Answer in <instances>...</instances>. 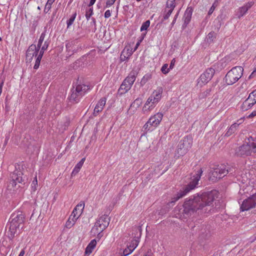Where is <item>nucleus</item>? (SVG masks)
<instances>
[{
  "instance_id": "28",
  "label": "nucleus",
  "mask_w": 256,
  "mask_h": 256,
  "mask_svg": "<svg viewBox=\"0 0 256 256\" xmlns=\"http://www.w3.org/2000/svg\"><path fill=\"white\" fill-rule=\"evenodd\" d=\"M50 42L49 40V38H47L46 40H44V44H42V46H41V50L39 52L38 54H41L43 56L44 52L47 50L49 44H50Z\"/></svg>"
},
{
  "instance_id": "42",
  "label": "nucleus",
  "mask_w": 256,
  "mask_h": 256,
  "mask_svg": "<svg viewBox=\"0 0 256 256\" xmlns=\"http://www.w3.org/2000/svg\"><path fill=\"white\" fill-rule=\"evenodd\" d=\"M164 12H166V14L164 16V20H166L170 16L172 12V10H168V9L166 8Z\"/></svg>"
},
{
  "instance_id": "33",
  "label": "nucleus",
  "mask_w": 256,
  "mask_h": 256,
  "mask_svg": "<svg viewBox=\"0 0 256 256\" xmlns=\"http://www.w3.org/2000/svg\"><path fill=\"white\" fill-rule=\"evenodd\" d=\"M54 1V0H48L44 9V12L45 13H48L50 11L52 5Z\"/></svg>"
},
{
  "instance_id": "37",
  "label": "nucleus",
  "mask_w": 256,
  "mask_h": 256,
  "mask_svg": "<svg viewBox=\"0 0 256 256\" xmlns=\"http://www.w3.org/2000/svg\"><path fill=\"white\" fill-rule=\"evenodd\" d=\"M216 38V34L214 32H210L208 36L207 40L208 42H213L214 38Z\"/></svg>"
},
{
  "instance_id": "54",
  "label": "nucleus",
  "mask_w": 256,
  "mask_h": 256,
  "mask_svg": "<svg viewBox=\"0 0 256 256\" xmlns=\"http://www.w3.org/2000/svg\"><path fill=\"white\" fill-rule=\"evenodd\" d=\"M96 0H90V3H89V4H88V6H92L96 2Z\"/></svg>"
},
{
  "instance_id": "48",
  "label": "nucleus",
  "mask_w": 256,
  "mask_h": 256,
  "mask_svg": "<svg viewBox=\"0 0 256 256\" xmlns=\"http://www.w3.org/2000/svg\"><path fill=\"white\" fill-rule=\"evenodd\" d=\"M249 96H251L253 100L256 101V89L250 93Z\"/></svg>"
},
{
  "instance_id": "36",
  "label": "nucleus",
  "mask_w": 256,
  "mask_h": 256,
  "mask_svg": "<svg viewBox=\"0 0 256 256\" xmlns=\"http://www.w3.org/2000/svg\"><path fill=\"white\" fill-rule=\"evenodd\" d=\"M82 165L81 163L78 162L76 164L75 167L74 168L72 172V175L74 176V175L76 174L79 172V171L80 170V168H82Z\"/></svg>"
},
{
  "instance_id": "4",
  "label": "nucleus",
  "mask_w": 256,
  "mask_h": 256,
  "mask_svg": "<svg viewBox=\"0 0 256 256\" xmlns=\"http://www.w3.org/2000/svg\"><path fill=\"white\" fill-rule=\"evenodd\" d=\"M110 222V218L106 214H104L100 216L94 226L92 228L90 233L93 236H97L98 240L102 236V232L108 226Z\"/></svg>"
},
{
  "instance_id": "13",
  "label": "nucleus",
  "mask_w": 256,
  "mask_h": 256,
  "mask_svg": "<svg viewBox=\"0 0 256 256\" xmlns=\"http://www.w3.org/2000/svg\"><path fill=\"white\" fill-rule=\"evenodd\" d=\"M40 48L36 47L35 44H32L28 49L26 53V60L30 62L34 57L36 58L38 55Z\"/></svg>"
},
{
  "instance_id": "32",
  "label": "nucleus",
  "mask_w": 256,
  "mask_h": 256,
  "mask_svg": "<svg viewBox=\"0 0 256 256\" xmlns=\"http://www.w3.org/2000/svg\"><path fill=\"white\" fill-rule=\"evenodd\" d=\"M128 58V48L125 47L122 51L120 56V60L121 61H124Z\"/></svg>"
},
{
  "instance_id": "43",
  "label": "nucleus",
  "mask_w": 256,
  "mask_h": 256,
  "mask_svg": "<svg viewBox=\"0 0 256 256\" xmlns=\"http://www.w3.org/2000/svg\"><path fill=\"white\" fill-rule=\"evenodd\" d=\"M38 185V180L36 176L32 183L31 186L34 191L36 190V186Z\"/></svg>"
},
{
  "instance_id": "16",
  "label": "nucleus",
  "mask_w": 256,
  "mask_h": 256,
  "mask_svg": "<svg viewBox=\"0 0 256 256\" xmlns=\"http://www.w3.org/2000/svg\"><path fill=\"white\" fill-rule=\"evenodd\" d=\"M22 173L21 171L16 170L10 176L11 180L18 184L24 183V179L22 178Z\"/></svg>"
},
{
  "instance_id": "6",
  "label": "nucleus",
  "mask_w": 256,
  "mask_h": 256,
  "mask_svg": "<svg viewBox=\"0 0 256 256\" xmlns=\"http://www.w3.org/2000/svg\"><path fill=\"white\" fill-rule=\"evenodd\" d=\"M244 69L242 66L232 68L225 76V82L228 85L235 84L242 76Z\"/></svg>"
},
{
  "instance_id": "8",
  "label": "nucleus",
  "mask_w": 256,
  "mask_h": 256,
  "mask_svg": "<svg viewBox=\"0 0 256 256\" xmlns=\"http://www.w3.org/2000/svg\"><path fill=\"white\" fill-rule=\"evenodd\" d=\"M192 144V140L191 138L185 136L180 141L177 146L175 154V156L179 158L185 154L190 148Z\"/></svg>"
},
{
  "instance_id": "11",
  "label": "nucleus",
  "mask_w": 256,
  "mask_h": 256,
  "mask_svg": "<svg viewBox=\"0 0 256 256\" xmlns=\"http://www.w3.org/2000/svg\"><path fill=\"white\" fill-rule=\"evenodd\" d=\"M214 72L215 70L212 68L206 69L200 76L198 84L202 85L208 83L212 78Z\"/></svg>"
},
{
  "instance_id": "2",
  "label": "nucleus",
  "mask_w": 256,
  "mask_h": 256,
  "mask_svg": "<svg viewBox=\"0 0 256 256\" xmlns=\"http://www.w3.org/2000/svg\"><path fill=\"white\" fill-rule=\"evenodd\" d=\"M24 217L22 214H12L7 224V235L10 240L22 232L24 227Z\"/></svg>"
},
{
  "instance_id": "22",
  "label": "nucleus",
  "mask_w": 256,
  "mask_h": 256,
  "mask_svg": "<svg viewBox=\"0 0 256 256\" xmlns=\"http://www.w3.org/2000/svg\"><path fill=\"white\" fill-rule=\"evenodd\" d=\"M128 82V77H126L118 90V94L120 96L126 94L128 91L127 83Z\"/></svg>"
},
{
  "instance_id": "40",
  "label": "nucleus",
  "mask_w": 256,
  "mask_h": 256,
  "mask_svg": "<svg viewBox=\"0 0 256 256\" xmlns=\"http://www.w3.org/2000/svg\"><path fill=\"white\" fill-rule=\"evenodd\" d=\"M218 1L217 0H216L208 10V16H210L212 14V13L214 12L216 8L218 6Z\"/></svg>"
},
{
  "instance_id": "57",
  "label": "nucleus",
  "mask_w": 256,
  "mask_h": 256,
  "mask_svg": "<svg viewBox=\"0 0 256 256\" xmlns=\"http://www.w3.org/2000/svg\"><path fill=\"white\" fill-rule=\"evenodd\" d=\"M85 160V158H83L81 160L80 162H78L79 163H81L82 164V165H83L84 163V162Z\"/></svg>"
},
{
  "instance_id": "41",
  "label": "nucleus",
  "mask_w": 256,
  "mask_h": 256,
  "mask_svg": "<svg viewBox=\"0 0 256 256\" xmlns=\"http://www.w3.org/2000/svg\"><path fill=\"white\" fill-rule=\"evenodd\" d=\"M150 21L148 20L144 22L140 28V31H143L146 30L150 26Z\"/></svg>"
},
{
  "instance_id": "30",
  "label": "nucleus",
  "mask_w": 256,
  "mask_h": 256,
  "mask_svg": "<svg viewBox=\"0 0 256 256\" xmlns=\"http://www.w3.org/2000/svg\"><path fill=\"white\" fill-rule=\"evenodd\" d=\"M176 0H168L166 4V8L168 10H174L176 7Z\"/></svg>"
},
{
  "instance_id": "5",
  "label": "nucleus",
  "mask_w": 256,
  "mask_h": 256,
  "mask_svg": "<svg viewBox=\"0 0 256 256\" xmlns=\"http://www.w3.org/2000/svg\"><path fill=\"white\" fill-rule=\"evenodd\" d=\"M232 169L225 165L218 166L212 168L208 174V179L212 182H218L228 174L232 173Z\"/></svg>"
},
{
  "instance_id": "60",
  "label": "nucleus",
  "mask_w": 256,
  "mask_h": 256,
  "mask_svg": "<svg viewBox=\"0 0 256 256\" xmlns=\"http://www.w3.org/2000/svg\"><path fill=\"white\" fill-rule=\"evenodd\" d=\"M178 13H179V12H177V14H176V16H175L174 18H176H176H178Z\"/></svg>"
},
{
  "instance_id": "46",
  "label": "nucleus",
  "mask_w": 256,
  "mask_h": 256,
  "mask_svg": "<svg viewBox=\"0 0 256 256\" xmlns=\"http://www.w3.org/2000/svg\"><path fill=\"white\" fill-rule=\"evenodd\" d=\"M116 0H107L106 4V8H109L112 6Z\"/></svg>"
},
{
  "instance_id": "45",
  "label": "nucleus",
  "mask_w": 256,
  "mask_h": 256,
  "mask_svg": "<svg viewBox=\"0 0 256 256\" xmlns=\"http://www.w3.org/2000/svg\"><path fill=\"white\" fill-rule=\"evenodd\" d=\"M127 248H128V244H126V248L124 250H120V254H122H122L120 256H127L128 255V252L126 250Z\"/></svg>"
},
{
  "instance_id": "18",
  "label": "nucleus",
  "mask_w": 256,
  "mask_h": 256,
  "mask_svg": "<svg viewBox=\"0 0 256 256\" xmlns=\"http://www.w3.org/2000/svg\"><path fill=\"white\" fill-rule=\"evenodd\" d=\"M255 104H256V101L249 96L248 98L242 103L241 106L242 109L244 111L250 109Z\"/></svg>"
},
{
  "instance_id": "12",
  "label": "nucleus",
  "mask_w": 256,
  "mask_h": 256,
  "mask_svg": "<svg viewBox=\"0 0 256 256\" xmlns=\"http://www.w3.org/2000/svg\"><path fill=\"white\" fill-rule=\"evenodd\" d=\"M140 236L141 232L140 229L137 228H136V233L134 236L133 240H132L130 244L129 245V254H130L138 246Z\"/></svg>"
},
{
  "instance_id": "39",
  "label": "nucleus",
  "mask_w": 256,
  "mask_h": 256,
  "mask_svg": "<svg viewBox=\"0 0 256 256\" xmlns=\"http://www.w3.org/2000/svg\"><path fill=\"white\" fill-rule=\"evenodd\" d=\"M93 8H90L86 10V18L87 20H88L90 18V16L93 14Z\"/></svg>"
},
{
  "instance_id": "34",
  "label": "nucleus",
  "mask_w": 256,
  "mask_h": 256,
  "mask_svg": "<svg viewBox=\"0 0 256 256\" xmlns=\"http://www.w3.org/2000/svg\"><path fill=\"white\" fill-rule=\"evenodd\" d=\"M142 98H138L132 103L130 106L136 108L142 104Z\"/></svg>"
},
{
  "instance_id": "19",
  "label": "nucleus",
  "mask_w": 256,
  "mask_h": 256,
  "mask_svg": "<svg viewBox=\"0 0 256 256\" xmlns=\"http://www.w3.org/2000/svg\"><path fill=\"white\" fill-rule=\"evenodd\" d=\"M243 122L242 118H240L237 121V122H235L229 128L228 131L225 134L226 136H228L234 134L238 129L239 125Z\"/></svg>"
},
{
  "instance_id": "27",
  "label": "nucleus",
  "mask_w": 256,
  "mask_h": 256,
  "mask_svg": "<svg viewBox=\"0 0 256 256\" xmlns=\"http://www.w3.org/2000/svg\"><path fill=\"white\" fill-rule=\"evenodd\" d=\"M77 220L70 215L68 219L66 222L65 226L68 228H70L76 222Z\"/></svg>"
},
{
  "instance_id": "35",
  "label": "nucleus",
  "mask_w": 256,
  "mask_h": 256,
  "mask_svg": "<svg viewBox=\"0 0 256 256\" xmlns=\"http://www.w3.org/2000/svg\"><path fill=\"white\" fill-rule=\"evenodd\" d=\"M76 12H75L73 14L70 16V18L67 20V28H69L70 26L73 24L76 18Z\"/></svg>"
},
{
  "instance_id": "23",
  "label": "nucleus",
  "mask_w": 256,
  "mask_h": 256,
  "mask_svg": "<svg viewBox=\"0 0 256 256\" xmlns=\"http://www.w3.org/2000/svg\"><path fill=\"white\" fill-rule=\"evenodd\" d=\"M106 102V98H102L98 102L94 109V114L98 113L102 111L104 107V106Z\"/></svg>"
},
{
  "instance_id": "26",
  "label": "nucleus",
  "mask_w": 256,
  "mask_h": 256,
  "mask_svg": "<svg viewBox=\"0 0 256 256\" xmlns=\"http://www.w3.org/2000/svg\"><path fill=\"white\" fill-rule=\"evenodd\" d=\"M82 96L78 94L76 90L73 88L72 90V94L70 96V100L76 102H78Z\"/></svg>"
},
{
  "instance_id": "44",
  "label": "nucleus",
  "mask_w": 256,
  "mask_h": 256,
  "mask_svg": "<svg viewBox=\"0 0 256 256\" xmlns=\"http://www.w3.org/2000/svg\"><path fill=\"white\" fill-rule=\"evenodd\" d=\"M168 64H164L162 66L161 68V70L163 74H166L169 72L170 69L169 68H168Z\"/></svg>"
},
{
  "instance_id": "56",
  "label": "nucleus",
  "mask_w": 256,
  "mask_h": 256,
  "mask_svg": "<svg viewBox=\"0 0 256 256\" xmlns=\"http://www.w3.org/2000/svg\"><path fill=\"white\" fill-rule=\"evenodd\" d=\"M92 24H94V25H96V19L94 18H92Z\"/></svg>"
},
{
  "instance_id": "59",
  "label": "nucleus",
  "mask_w": 256,
  "mask_h": 256,
  "mask_svg": "<svg viewBox=\"0 0 256 256\" xmlns=\"http://www.w3.org/2000/svg\"><path fill=\"white\" fill-rule=\"evenodd\" d=\"M176 21V18H174V20H172V26H173L175 24Z\"/></svg>"
},
{
  "instance_id": "31",
  "label": "nucleus",
  "mask_w": 256,
  "mask_h": 256,
  "mask_svg": "<svg viewBox=\"0 0 256 256\" xmlns=\"http://www.w3.org/2000/svg\"><path fill=\"white\" fill-rule=\"evenodd\" d=\"M18 184V182H16L11 180L8 186V188L10 190H15L18 189L19 187H20V186H17Z\"/></svg>"
},
{
  "instance_id": "52",
  "label": "nucleus",
  "mask_w": 256,
  "mask_h": 256,
  "mask_svg": "<svg viewBox=\"0 0 256 256\" xmlns=\"http://www.w3.org/2000/svg\"><path fill=\"white\" fill-rule=\"evenodd\" d=\"M256 116V110H254L250 114L248 115V118H252L254 116Z\"/></svg>"
},
{
  "instance_id": "55",
  "label": "nucleus",
  "mask_w": 256,
  "mask_h": 256,
  "mask_svg": "<svg viewBox=\"0 0 256 256\" xmlns=\"http://www.w3.org/2000/svg\"><path fill=\"white\" fill-rule=\"evenodd\" d=\"M24 253H25V252H24V250H22L20 251V252L18 256H24Z\"/></svg>"
},
{
  "instance_id": "49",
  "label": "nucleus",
  "mask_w": 256,
  "mask_h": 256,
  "mask_svg": "<svg viewBox=\"0 0 256 256\" xmlns=\"http://www.w3.org/2000/svg\"><path fill=\"white\" fill-rule=\"evenodd\" d=\"M111 16V12L110 10H106V12L104 13V18H107L110 17Z\"/></svg>"
},
{
  "instance_id": "3",
  "label": "nucleus",
  "mask_w": 256,
  "mask_h": 256,
  "mask_svg": "<svg viewBox=\"0 0 256 256\" xmlns=\"http://www.w3.org/2000/svg\"><path fill=\"white\" fill-rule=\"evenodd\" d=\"M202 168L198 170L196 174L193 176L192 178V180L190 182L185 186L182 190H180L176 194V196H174L172 198V201L168 202L170 205V204L174 203L176 202L180 198L184 196L187 194H188L192 190H194L198 184L201 175L202 173Z\"/></svg>"
},
{
  "instance_id": "10",
  "label": "nucleus",
  "mask_w": 256,
  "mask_h": 256,
  "mask_svg": "<svg viewBox=\"0 0 256 256\" xmlns=\"http://www.w3.org/2000/svg\"><path fill=\"white\" fill-rule=\"evenodd\" d=\"M256 206V194L252 195L251 196L245 199L242 202L240 208L242 211L250 210L251 208H255Z\"/></svg>"
},
{
  "instance_id": "63",
  "label": "nucleus",
  "mask_w": 256,
  "mask_h": 256,
  "mask_svg": "<svg viewBox=\"0 0 256 256\" xmlns=\"http://www.w3.org/2000/svg\"><path fill=\"white\" fill-rule=\"evenodd\" d=\"M2 40V38L0 37V42Z\"/></svg>"
},
{
  "instance_id": "15",
  "label": "nucleus",
  "mask_w": 256,
  "mask_h": 256,
  "mask_svg": "<svg viewBox=\"0 0 256 256\" xmlns=\"http://www.w3.org/2000/svg\"><path fill=\"white\" fill-rule=\"evenodd\" d=\"M254 2H248L244 6L240 7L238 8L236 12V16L238 18H242L248 10L252 6Z\"/></svg>"
},
{
  "instance_id": "25",
  "label": "nucleus",
  "mask_w": 256,
  "mask_h": 256,
  "mask_svg": "<svg viewBox=\"0 0 256 256\" xmlns=\"http://www.w3.org/2000/svg\"><path fill=\"white\" fill-rule=\"evenodd\" d=\"M249 142L248 143V145L249 147L250 152V155L252 154H256V140L254 141L252 140V137H250L248 138Z\"/></svg>"
},
{
  "instance_id": "50",
  "label": "nucleus",
  "mask_w": 256,
  "mask_h": 256,
  "mask_svg": "<svg viewBox=\"0 0 256 256\" xmlns=\"http://www.w3.org/2000/svg\"><path fill=\"white\" fill-rule=\"evenodd\" d=\"M134 80H135V76L134 74L132 76L130 77V78H129V84H132Z\"/></svg>"
},
{
  "instance_id": "24",
  "label": "nucleus",
  "mask_w": 256,
  "mask_h": 256,
  "mask_svg": "<svg viewBox=\"0 0 256 256\" xmlns=\"http://www.w3.org/2000/svg\"><path fill=\"white\" fill-rule=\"evenodd\" d=\"M96 240L94 239L92 240L86 248L85 254L88 255L90 254L92 252L94 248H96Z\"/></svg>"
},
{
  "instance_id": "61",
  "label": "nucleus",
  "mask_w": 256,
  "mask_h": 256,
  "mask_svg": "<svg viewBox=\"0 0 256 256\" xmlns=\"http://www.w3.org/2000/svg\"><path fill=\"white\" fill-rule=\"evenodd\" d=\"M144 256H152L150 255V254H146Z\"/></svg>"
},
{
  "instance_id": "64",
  "label": "nucleus",
  "mask_w": 256,
  "mask_h": 256,
  "mask_svg": "<svg viewBox=\"0 0 256 256\" xmlns=\"http://www.w3.org/2000/svg\"><path fill=\"white\" fill-rule=\"evenodd\" d=\"M255 238H256V236H255Z\"/></svg>"
},
{
  "instance_id": "17",
  "label": "nucleus",
  "mask_w": 256,
  "mask_h": 256,
  "mask_svg": "<svg viewBox=\"0 0 256 256\" xmlns=\"http://www.w3.org/2000/svg\"><path fill=\"white\" fill-rule=\"evenodd\" d=\"M250 152L249 147L247 143L246 144H244L242 146H239L236 150V154L238 156H250Z\"/></svg>"
},
{
  "instance_id": "9",
  "label": "nucleus",
  "mask_w": 256,
  "mask_h": 256,
  "mask_svg": "<svg viewBox=\"0 0 256 256\" xmlns=\"http://www.w3.org/2000/svg\"><path fill=\"white\" fill-rule=\"evenodd\" d=\"M162 117L163 114L161 112H158L152 116L143 127L144 130L148 131L156 127L162 121Z\"/></svg>"
},
{
  "instance_id": "47",
  "label": "nucleus",
  "mask_w": 256,
  "mask_h": 256,
  "mask_svg": "<svg viewBox=\"0 0 256 256\" xmlns=\"http://www.w3.org/2000/svg\"><path fill=\"white\" fill-rule=\"evenodd\" d=\"M74 44L72 42H70L66 44V48L67 50L70 51L71 50H73L71 47L73 46Z\"/></svg>"
},
{
  "instance_id": "29",
  "label": "nucleus",
  "mask_w": 256,
  "mask_h": 256,
  "mask_svg": "<svg viewBox=\"0 0 256 256\" xmlns=\"http://www.w3.org/2000/svg\"><path fill=\"white\" fill-rule=\"evenodd\" d=\"M47 38L48 37L46 36V31H44L42 33L39 38L38 44L36 46V47L38 48H40L43 42H44V40Z\"/></svg>"
},
{
  "instance_id": "53",
  "label": "nucleus",
  "mask_w": 256,
  "mask_h": 256,
  "mask_svg": "<svg viewBox=\"0 0 256 256\" xmlns=\"http://www.w3.org/2000/svg\"><path fill=\"white\" fill-rule=\"evenodd\" d=\"M256 74V70L253 71L251 74L249 76L248 78L250 79L253 78Z\"/></svg>"
},
{
  "instance_id": "14",
  "label": "nucleus",
  "mask_w": 256,
  "mask_h": 256,
  "mask_svg": "<svg viewBox=\"0 0 256 256\" xmlns=\"http://www.w3.org/2000/svg\"><path fill=\"white\" fill-rule=\"evenodd\" d=\"M84 208V204L81 202L78 204L73 210L70 216L77 220L82 215Z\"/></svg>"
},
{
  "instance_id": "20",
  "label": "nucleus",
  "mask_w": 256,
  "mask_h": 256,
  "mask_svg": "<svg viewBox=\"0 0 256 256\" xmlns=\"http://www.w3.org/2000/svg\"><path fill=\"white\" fill-rule=\"evenodd\" d=\"M74 89L76 90L78 94L83 96L87 92L88 90L90 89V87L88 85L78 84Z\"/></svg>"
},
{
  "instance_id": "7",
  "label": "nucleus",
  "mask_w": 256,
  "mask_h": 256,
  "mask_svg": "<svg viewBox=\"0 0 256 256\" xmlns=\"http://www.w3.org/2000/svg\"><path fill=\"white\" fill-rule=\"evenodd\" d=\"M163 89L162 87H158L147 100L143 107L144 112L150 110L155 106L162 98Z\"/></svg>"
},
{
  "instance_id": "58",
  "label": "nucleus",
  "mask_w": 256,
  "mask_h": 256,
  "mask_svg": "<svg viewBox=\"0 0 256 256\" xmlns=\"http://www.w3.org/2000/svg\"><path fill=\"white\" fill-rule=\"evenodd\" d=\"M140 44V42H138L136 46V48L134 50V51L136 50V49L137 48L138 46H139Z\"/></svg>"
},
{
  "instance_id": "21",
  "label": "nucleus",
  "mask_w": 256,
  "mask_h": 256,
  "mask_svg": "<svg viewBox=\"0 0 256 256\" xmlns=\"http://www.w3.org/2000/svg\"><path fill=\"white\" fill-rule=\"evenodd\" d=\"M193 9L192 7H188L184 16V24L186 26L190 22L192 18V14Z\"/></svg>"
},
{
  "instance_id": "38",
  "label": "nucleus",
  "mask_w": 256,
  "mask_h": 256,
  "mask_svg": "<svg viewBox=\"0 0 256 256\" xmlns=\"http://www.w3.org/2000/svg\"><path fill=\"white\" fill-rule=\"evenodd\" d=\"M42 57V55L41 54H38L35 62V64L34 66V69L36 70L38 68Z\"/></svg>"
},
{
  "instance_id": "62",
  "label": "nucleus",
  "mask_w": 256,
  "mask_h": 256,
  "mask_svg": "<svg viewBox=\"0 0 256 256\" xmlns=\"http://www.w3.org/2000/svg\"><path fill=\"white\" fill-rule=\"evenodd\" d=\"M134 256H138V254H135Z\"/></svg>"
},
{
  "instance_id": "1",
  "label": "nucleus",
  "mask_w": 256,
  "mask_h": 256,
  "mask_svg": "<svg viewBox=\"0 0 256 256\" xmlns=\"http://www.w3.org/2000/svg\"><path fill=\"white\" fill-rule=\"evenodd\" d=\"M218 195V191L212 190L191 196L185 200L182 205V213L186 216H190L194 214H201L206 212L208 208L212 205Z\"/></svg>"
},
{
  "instance_id": "51",
  "label": "nucleus",
  "mask_w": 256,
  "mask_h": 256,
  "mask_svg": "<svg viewBox=\"0 0 256 256\" xmlns=\"http://www.w3.org/2000/svg\"><path fill=\"white\" fill-rule=\"evenodd\" d=\"M175 62H176V60H175L174 58L171 61L170 66V67H169V69L170 70H171V69L173 68L174 66V64H175Z\"/></svg>"
}]
</instances>
